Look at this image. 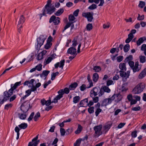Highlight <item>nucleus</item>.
Listing matches in <instances>:
<instances>
[{
    "label": "nucleus",
    "instance_id": "1",
    "mask_svg": "<svg viewBox=\"0 0 146 146\" xmlns=\"http://www.w3.org/2000/svg\"><path fill=\"white\" fill-rule=\"evenodd\" d=\"M56 9L54 6H45L42 11V13L39 15L40 19H41L42 15L46 16V14L51 15L55 11Z\"/></svg>",
    "mask_w": 146,
    "mask_h": 146
},
{
    "label": "nucleus",
    "instance_id": "2",
    "mask_svg": "<svg viewBox=\"0 0 146 146\" xmlns=\"http://www.w3.org/2000/svg\"><path fill=\"white\" fill-rule=\"evenodd\" d=\"M145 87L144 83H139L133 90L132 92L134 94H138L142 92Z\"/></svg>",
    "mask_w": 146,
    "mask_h": 146
},
{
    "label": "nucleus",
    "instance_id": "3",
    "mask_svg": "<svg viewBox=\"0 0 146 146\" xmlns=\"http://www.w3.org/2000/svg\"><path fill=\"white\" fill-rule=\"evenodd\" d=\"M102 125L101 124L96 126L94 127L93 129L95 131L94 137L95 138H98L102 135Z\"/></svg>",
    "mask_w": 146,
    "mask_h": 146
},
{
    "label": "nucleus",
    "instance_id": "4",
    "mask_svg": "<svg viewBox=\"0 0 146 146\" xmlns=\"http://www.w3.org/2000/svg\"><path fill=\"white\" fill-rule=\"evenodd\" d=\"M115 97H117V95L114 94L110 98L105 99L102 101L101 104V106H106L111 104Z\"/></svg>",
    "mask_w": 146,
    "mask_h": 146
},
{
    "label": "nucleus",
    "instance_id": "5",
    "mask_svg": "<svg viewBox=\"0 0 146 146\" xmlns=\"http://www.w3.org/2000/svg\"><path fill=\"white\" fill-rule=\"evenodd\" d=\"M120 76L122 78V80L124 82L127 81V79L129 78L130 75V71H128L126 72L120 70L119 71Z\"/></svg>",
    "mask_w": 146,
    "mask_h": 146
},
{
    "label": "nucleus",
    "instance_id": "6",
    "mask_svg": "<svg viewBox=\"0 0 146 146\" xmlns=\"http://www.w3.org/2000/svg\"><path fill=\"white\" fill-rule=\"evenodd\" d=\"M60 18L58 17H56L55 15H52L50 18L49 23H53L54 25H57L60 22Z\"/></svg>",
    "mask_w": 146,
    "mask_h": 146
},
{
    "label": "nucleus",
    "instance_id": "7",
    "mask_svg": "<svg viewBox=\"0 0 146 146\" xmlns=\"http://www.w3.org/2000/svg\"><path fill=\"white\" fill-rule=\"evenodd\" d=\"M25 19L23 15H21L19 18L17 25L19 33L21 31V29L22 27V25L25 22Z\"/></svg>",
    "mask_w": 146,
    "mask_h": 146
},
{
    "label": "nucleus",
    "instance_id": "8",
    "mask_svg": "<svg viewBox=\"0 0 146 146\" xmlns=\"http://www.w3.org/2000/svg\"><path fill=\"white\" fill-rule=\"evenodd\" d=\"M93 12L83 13L82 15L83 17L87 18L88 21L90 22H91L93 19Z\"/></svg>",
    "mask_w": 146,
    "mask_h": 146
},
{
    "label": "nucleus",
    "instance_id": "9",
    "mask_svg": "<svg viewBox=\"0 0 146 146\" xmlns=\"http://www.w3.org/2000/svg\"><path fill=\"white\" fill-rule=\"evenodd\" d=\"M46 39L43 35H41L37 38V46L40 47L43 44Z\"/></svg>",
    "mask_w": 146,
    "mask_h": 146
},
{
    "label": "nucleus",
    "instance_id": "10",
    "mask_svg": "<svg viewBox=\"0 0 146 146\" xmlns=\"http://www.w3.org/2000/svg\"><path fill=\"white\" fill-rule=\"evenodd\" d=\"M29 104H23L21 106V110L25 113L27 112L29 110Z\"/></svg>",
    "mask_w": 146,
    "mask_h": 146
},
{
    "label": "nucleus",
    "instance_id": "11",
    "mask_svg": "<svg viewBox=\"0 0 146 146\" xmlns=\"http://www.w3.org/2000/svg\"><path fill=\"white\" fill-rule=\"evenodd\" d=\"M3 95L4 96L1 102V104H3L5 101H7V100L9 99V98L11 96V94H9V92L6 91L4 92Z\"/></svg>",
    "mask_w": 146,
    "mask_h": 146
},
{
    "label": "nucleus",
    "instance_id": "12",
    "mask_svg": "<svg viewBox=\"0 0 146 146\" xmlns=\"http://www.w3.org/2000/svg\"><path fill=\"white\" fill-rule=\"evenodd\" d=\"M141 69V66L139 65L138 62H135V66L132 68L134 73L139 72Z\"/></svg>",
    "mask_w": 146,
    "mask_h": 146
},
{
    "label": "nucleus",
    "instance_id": "13",
    "mask_svg": "<svg viewBox=\"0 0 146 146\" xmlns=\"http://www.w3.org/2000/svg\"><path fill=\"white\" fill-rule=\"evenodd\" d=\"M56 55L55 54H52L50 56L48 57L44 62L45 65H46L50 63L51 61L56 58Z\"/></svg>",
    "mask_w": 146,
    "mask_h": 146
},
{
    "label": "nucleus",
    "instance_id": "14",
    "mask_svg": "<svg viewBox=\"0 0 146 146\" xmlns=\"http://www.w3.org/2000/svg\"><path fill=\"white\" fill-rule=\"evenodd\" d=\"M94 90L96 93L98 95L99 97H101L103 95V91L101 88L98 87H95L93 88Z\"/></svg>",
    "mask_w": 146,
    "mask_h": 146
},
{
    "label": "nucleus",
    "instance_id": "15",
    "mask_svg": "<svg viewBox=\"0 0 146 146\" xmlns=\"http://www.w3.org/2000/svg\"><path fill=\"white\" fill-rule=\"evenodd\" d=\"M65 61L64 60H61L60 62H58L54 65L55 68H57L59 67L60 68H61V69H62L63 66L64 65Z\"/></svg>",
    "mask_w": 146,
    "mask_h": 146
},
{
    "label": "nucleus",
    "instance_id": "16",
    "mask_svg": "<svg viewBox=\"0 0 146 146\" xmlns=\"http://www.w3.org/2000/svg\"><path fill=\"white\" fill-rule=\"evenodd\" d=\"M67 53L68 54H70L73 55L76 54V55L77 54L76 49L73 47H71L69 48L67 50Z\"/></svg>",
    "mask_w": 146,
    "mask_h": 146
},
{
    "label": "nucleus",
    "instance_id": "17",
    "mask_svg": "<svg viewBox=\"0 0 146 146\" xmlns=\"http://www.w3.org/2000/svg\"><path fill=\"white\" fill-rule=\"evenodd\" d=\"M88 100L87 98H85L82 100L80 103V105L81 106L86 107L88 105Z\"/></svg>",
    "mask_w": 146,
    "mask_h": 146
},
{
    "label": "nucleus",
    "instance_id": "18",
    "mask_svg": "<svg viewBox=\"0 0 146 146\" xmlns=\"http://www.w3.org/2000/svg\"><path fill=\"white\" fill-rule=\"evenodd\" d=\"M73 23H68L64 27V29L62 30V32H64L65 30L69 27L70 26H71L70 30L72 31L74 28V25Z\"/></svg>",
    "mask_w": 146,
    "mask_h": 146
},
{
    "label": "nucleus",
    "instance_id": "19",
    "mask_svg": "<svg viewBox=\"0 0 146 146\" xmlns=\"http://www.w3.org/2000/svg\"><path fill=\"white\" fill-rule=\"evenodd\" d=\"M146 75V68H145L139 74L138 78L141 79Z\"/></svg>",
    "mask_w": 146,
    "mask_h": 146
},
{
    "label": "nucleus",
    "instance_id": "20",
    "mask_svg": "<svg viewBox=\"0 0 146 146\" xmlns=\"http://www.w3.org/2000/svg\"><path fill=\"white\" fill-rule=\"evenodd\" d=\"M49 73V71L46 70H44L43 71L42 74L40 75V77L41 78L45 77L44 79H46L47 76Z\"/></svg>",
    "mask_w": 146,
    "mask_h": 146
},
{
    "label": "nucleus",
    "instance_id": "21",
    "mask_svg": "<svg viewBox=\"0 0 146 146\" xmlns=\"http://www.w3.org/2000/svg\"><path fill=\"white\" fill-rule=\"evenodd\" d=\"M111 126V124H107L105 125L104 127V132L106 133L110 129Z\"/></svg>",
    "mask_w": 146,
    "mask_h": 146
},
{
    "label": "nucleus",
    "instance_id": "22",
    "mask_svg": "<svg viewBox=\"0 0 146 146\" xmlns=\"http://www.w3.org/2000/svg\"><path fill=\"white\" fill-rule=\"evenodd\" d=\"M146 39L145 37L140 38L137 42V44L138 46L140 45Z\"/></svg>",
    "mask_w": 146,
    "mask_h": 146
},
{
    "label": "nucleus",
    "instance_id": "23",
    "mask_svg": "<svg viewBox=\"0 0 146 146\" xmlns=\"http://www.w3.org/2000/svg\"><path fill=\"white\" fill-rule=\"evenodd\" d=\"M119 68L122 71H126V68L125 63H121L119 64Z\"/></svg>",
    "mask_w": 146,
    "mask_h": 146
},
{
    "label": "nucleus",
    "instance_id": "24",
    "mask_svg": "<svg viewBox=\"0 0 146 146\" xmlns=\"http://www.w3.org/2000/svg\"><path fill=\"white\" fill-rule=\"evenodd\" d=\"M101 89L103 91V95L104 94V92H106L107 93H109L110 92L111 90L110 88L106 86H105L101 88Z\"/></svg>",
    "mask_w": 146,
    "mask_h": 146
},
{
    "label": "nucleus",
    "instance_id": "25",
    "mask_svg": "<svg viewBox=\"0 0 146 146\" xmlns=\"http://www.w3.org/2000/svg\"><path fill=\"white\" fill-rule=\"evenodd\" d=\"M68 19L69 20L68 23H74L75 22V18L73 15L71 14L69 16Z\"/></svg>",
    "mask_w": 146,
    "mask_h": 146
},
{
    "label": "nucleus",
    "instance_id": "26",
    "mask_svg": "<svg viewBox=\"0 0 146 146\" xmlns=\"http://www.w3.org/2000/svg\"><path fill=\"white\" fill-rule=\"evenodd\" d=\"M28 126L27 124L26 123H22L19 125L18 126L20 129H25Z\"/></svg>",
    "mask_w": 146,
    "mask_h": 146
},
{
    "label": "nucleus",
    "instance_id": "27",
    "mask_svg": "<svg viewBox=\"0 0 146 146\" xmlns=\"http://www.w3.org/2000/svg\"><path fill=\"white\" fill-rule=\"evenodd\" d=\"M64 10L63 8H61L59 9L55 13V15L57 16L60 15L64 12Z\"/></svg>",
    "mask_w": 146,
    "mask_h": 146
},
{
    "label": "nucleus",
    "instance_id": "28",
    "mask_svg": "<svg viewBox=\"0 0 146 146\" xmlns=\"http://www.w3.org/2000/svg\"><path fill=\"white\" fill-rule=\"evenodd\" d=\"M78 85V84L76 82H75L70 85L69 88V89L70 90H74L77 87Z\"/></svg>",
    "mask_w": 146,
    "mask_h": 146
},
{
    "label": "nucleus",
    "instance_id": "29",
    "mask_svg": "<svg viewBox=\"0 0 146 146\" xmlns=\"http://www.w3.org/2000/svg\"><path fill=\"white\" fill-rule=\"evenodd\" d=\"M18 116L21 119H25L27 117V115L26 113H19L18 114Z\"/></svg>",
    "mask_w": 146,
    "mask_h": 146
},
{
    "label": "nucleus",
    "instance_id": "30",
    "mask_svg": "<svg viewBox=\"0 0 146 146\" xmlns=\"http://www.w3.org/2000/svg\"><path fill=\"white\" fill-rule=\"evenodd\" d=\"M87 79L90 84V86L87 87V88H88L93 86V83L92 80L90 79V76L89 74H88V76Z\"/></svg>",
    "mask_w": 146,
    "mask_h": 146
},
{
    "label": "nucleus",
    "instance_id": "31",
    "mask_svg": "<svg viewBox=\"0 0 146 146\" xmlns=\"http://www.w3.org/2000/svg\"><path fill=\"white\" fill-rule=\"evenodd\" d=\"M40 141L39 140L36 141L33 143L32 142H30L29 143L28 146H37Z\"/></svg>",
    "mask_w": 146,
    "mask_h": 146
},
{
    "label": "nucleus",
    "instance_id": "32",
    "mask_svg": "<svg viewBox=\"0 0 146 146\" xmlns=\"http://www.w3.org/2000/svg\"><path fill=\"white\" fill-rule=\"evenodd\" d=\"M99 78V76L97 73L94 74L93 76V80L94 82H96Z\"/></svg>",
    "mask_w": 146,
    "mask_h": 146
},
{
    "label": "nucleus",
    "instance_id": "33",
    "mask_svg": "<svg viewBox=\"0 0 146 146\" xmlns=\"http://www.w3.org/2000/svg\"><path fill=\"white\" fill-rule=\"evenodd\" d=\"M82 126L80 124H78L77 129L75 132V133L76 134L79 133L82 131Z\"/></svg>",
    "mask_w": 146,
    "mask_h": 146
},
{
    "label": "nucleus",
    "instance_id": "34",
    "mask_svg": "<svg viewBox=\"0 0 146 146\" xmlns=\"http://www.w3.org/2000/svg\"><path fill=\"white\" fill-rule=\"evenodd\" d=\"M90 96L91 97H94L98 95L93 88L91 90L90 92Z\"/></svg>",
    "mask_w": 146,
    "mask_h": 146
},
{
    "label": "nucleus",
    "instance_id": "35",
    "mask_svg": "<svg viewBox=\"0 0 146 146\" xmlns=\"http://www.w3.org/2000/svg\"><path fill=\"white\" fill-rule=\"evenodd\" d=\"M140 62L141 63H143L146 61V58L144 56H140L139 57Z\"/></svg>",
    "mask_w": 146,
    "mask_h": 146
},
{
    "label": "nucleus",
    "instance_id": "36",
    "mask_svg": "<svg viewBox=\"0 0 146 146\" xmlns=\"http://www.w3.org/2000/svg\"><path fill=\"white\" fill-rule=\"evenodd\" d=\"M15 130L17 133V139H18L19 137V131L20 130V129L19 127L18 126H16L15 129Z\"/></svg>",
    "mask_w": 146,
    "mask_h": 146
},
{
    "label": "nucleus",
    "instance_id": "37",
    "mask_svg": "<svg viewBox=\"0 0 146 146\" xmlns=\"http://www.w3.org/2000/svg\"><path fill=\"white\" fill-rule=\"evenodd\" d=\"M130 48V46L129 44H127L125 45L123 47V50L125 52H127Z\"/></svg>",
    "mask_w": 146,
    "mask_h": 146
},
{
    "label": "nucleus",
    "instance_id": "38",
    "mask_svg": "<svg viewBox=\"0 0 146 146\" xmlns=\"http://www.w3.org/2000/svg\"><path fill=\"white\" fill-rule=\"evenodd\" d=\"M80 100V97L79 96H76L74 97L73 102L75 103H76L78 102Z\"/></svg>",
    "mask_w": 146,
    "mask_h": 146
},
{
    "label": "nucleus",
    "instance_id": "39",
    "mask_svg": "<svg viewBox=\"0 0 146 146\" xmlns=\"http://www.w3.org/2000/svg\"><path fill=\"white\" fill-rule=\"evenodd\" d=\"M133 58L132 56L130 55L127 57L125 59V62H129V61H131L133 60Z\"/></svg>",
    "mask_w": 146,
    "mask_h": 146
},
{
    "label": "nucleus",
    "instance_id": "40",
    "mask_svg": "<svg viewBox=\"0 0 146 146\" xmlns=\"http://www.w3.org/2000/svg\"><path fill=\"white\" fill-rule=\"evenodd\" d=\"M58 74L59 72H58L55 73L53 72L52 73L51 75V80H54L56 77V76L58 75Z\"/></svg>",
    "mask_w": 146,
    "mask_h": 146
},
{
    "label": "nucleus",
    "instance_id": "41",
    "mask_svg": "<svg viewBox=\"0 0 146 146\" xmlns=\"http://www.w3.org/2000/svg\"><path fill=\"white\" fill-rule=\"evenodd\" d=\"M21 81L15 83L13 86V85L12 86L13 88L15 90L17 88V86L21 85Z\"/></svg>",
    "mask_w": 146,
    "mask_h": 146
},
{
    "label": "nucleus",
    "instance_id": "42",
    "mask_svg": "<svg viewBox=\"0 0 146 146\" xmlns=\"http://www.w3.org/2000/svg\"><path fill=\"white\" fill-rule=\"evenodd\" d=\"M100 1V3L98 5L99 6H102L103 5L104 3V0H96V4H98L99 3V1Z\"/></svg>",
    "mask_w": 146,
    "mask_h": 146
},
{
    "label": "nucleus",
    "instance_id": "43",
    "mask_svg": "<svg viewBox=\"0 0 146 146\" xmlns=\"http://www.w3.org/2000/svg\"><path fill=\"white\" fill-rule=\"evenodd\" d=\"M43 58V54L42 52L39 53L37 57V59L38 60H40Z\"/></svg>",
    "mask_w": 146,
    "mask_h": 146
},
{
    "label": "nucleus",
    "instance_id": "44",
    "mask_svg": "<svg viewBox=\"0 0 146 146\" xmlns=\"http://www.w3.org/2000/svg\"><path fill=\"white\" fill-rule=\"evenodd\" d=\"M86 28L87 30L90 31L91 30L92 28V25L91 23H89L87 25Z\"/></svg>",
    "mask_w": 146,
    "mask_h": 146
},
{
    "label": "nucleus",
    "instance_id": "45",
    "mask_svg": "<svg viewBox=\"0 0 146 146\" xmlns=\"http://www.w3.org/2000/svg\"><path fill=\"white\" fill-rule=\"evenodd\" d=\"M81 139H79L77 140L74 144V146H79L81 142Z\"/></svg>",
    "mask_w": 146,
    "mask_h": 146
},
{
    "label": "nucleus",
    "instance_id": "46",
    "mask_svg": "<svg viewBox=\"0 0 146 146\" xmlns=\"http://www.w3.org/2000/svg\"><path fill=\"white\" fill-rule=\"evenodd\" d=\"M40 117V114L39 112H37L35 115L34 117V119L35 121H36L38 118Z\"/></svg>",
    "mask_w": 146,
    "mask_h": 146
},
{
    "label": "nucleus",
    "instance_id": "47",
    "mask_svg": "<svg viewBox=\"0 0 146 146\" xmlns=\"http://www.w3.org/2000/svg\"><path fill=\"white\" fill-rule=\"evenodd\" d=\"M97 7V6L94 3L88 7V9L91 10H93L96 9Z\"/></svg>",
    "mask_w": 146,
    "mask_h": 146
},
{
    "label": "nucleus",
    "instance_id": "48",
    "mask_svg": "<svg viewBox=\"0 0 146 146\" xmlns=\"http://www.w3.org/2000/svg\"><path fill=\"white\" fill-rule=\"evenodd\" d=\"M94 70L96 72H98L101 70V68L99 66H96L94 67Z\"/></svg>",
    "mask_w": 146,
    "mask_h": 146
},
{
    "label": "nucleus",
    "instance_id": "49",
    "mask_svg": "<svg viewBox=\"0 0 146 146\" xmlns=\"http://www.w3.org/2000/svg\"><path fill=\"white\" fill-rule=\"evenodd\" d=\"M51 45V43L50 42L47 41V43L45 45V48L46 49H48L50 47Z\"/></svg>",
    "mask_w": 146,
    "mask_h": 146
},
{
    "label": "nucleus",
    "instance_id": "50",
    "mask_svg": "<svg viewBox=\"0 0 146 146\" xmlns=\"http://www.w3.org/2000/svg\"><path fill=\"white\" fill-rule=\"evenodd\" d=\"M102 110L100 108H97L95 112V114L96 116H98L99 113L101 112Z\"/></svg>",
    "mask_w": 146,
    "mask_h": 146
},
{
    "label": "nucleus",
    "instance_id": "51",
    "mask_svg": "<svg viewBox=\"0 0 146 146\" xmlns=\"http://www.w3.org/2000/svg\"><path fill=\"white\" fill-rule=\"evenodd\" d=\"M12 106L13 105L11 104H7L5 106L4 109L5 110H7L11 108Z\"/></svg>",
    "mask_w": 146,
    "mask_h": 146
},
{
    "label": "nucleus",
    "instance_id": "52",
    "mask_svg": "<svg viewBox=\"0 0 146 146\" xmlns=\"http://www.w3.org/2000/svg\"><path fill=\"white\" fill-rule=\"evenodd\" d=\"M128 84L127 82H125L122 85V89L123 91H126L127 90V89L125 88V87L127 86Z\"/></svg>",
    "mask_w": 146,
    "mask_h": 146
},
{
    "label": "nucleus",
    "instance_id": "53",
    "mask_svg": "<svg viewBox=\"0 0 146 146\" xmlns=\"http://www.w3.org/2000/svg\"><path fill=\"white\" fill-rule=\"evenodd\" d=\"M94 107H91L89 108L88 109V112L90 113H94Z\"/></svg>",
    "mask_w": 146,
    "mask_h": 146
},
{
    "label": "nucleus",
    "instance_id": "54",
    "mask_svg": "<svg viewBox=\"0 0 146 146\" xmlns=\"http://www.w3.org/2000/svg\"><path fill=\"white\" fill-rule=\"evenodd\" d=\"M42 65L41 64H40L38 65H37L36 67L35 68H36V69L38 71H41L42 69Z\"/></svg>",
    "mask_w": 146,
    "mask_h": 146
},
{
    "label": "nucleus",
    "instance_id": "55",
    "mask_svg": "<svg viewBox=\"0 0 146 146\" xmlns=\"http://www.w3.org/2000/svg\"><path fill=\"white\" fill-rule=\"evenodd\" d=\"M60 134L61 136H64L65 133V129L63 128H61L60 129Z\"/></svg>",
    "mask_w": 146,
    "mask_h": 146
},
{
    "label": "nucleus",
    "instance_id": "56",
    "mask_svg": "<svg viewBox=\"0 0 146 146\" xmlns=\"http://www.w3.org/2000/svg\"><path fill=\"white\" fill-rule=\"evenodd\" d=\"M139 5V6L141 8H143L145 5V3L144 2L140 1Z\"/></svg>",
    "mask_w": 146,
    "mask_h": 146
},
{
    "label": "nucleus",
    "instance_id": "57",
    "mask_svg": "<svg viewBox=\"0 0 146 146\" xmlns=\"http://www.w3.org/2000/svg\"><path fill=\"white\" fill-rule=\"evenodd\" d=\"M34 114L35 113L34 112H32L31 113L28 119V121H30L32 119L34 115Z\"/></svg>",
    "mask_w": 146,
    "mask_h": 146
},
{
    "label": "nucleus",
    "instance_id": "58",
    "mask_svg": "<svg viewBox=\"0 0 146 146\" xmlns=\"http://www.w3.org/2000/svg\"><path fill=\"white\" fill-rule=\"evenodd\" d=\"M123 59V56H119L117 57V61L119 62L121 61Z\"/></svg>",
    "mask_w": 146,
    "mask_h": 146
},
{
    "label": "nucleus",
    "instance_id": "59",
    "mask_svg": "<svg viewBox=\"0 0 146 146\" xmlns=\"http://www.w3.org/2000/svg\"><path fill=\"white\" fill-rule=\"evenodd\" d=\"M144 19V15H140L139 14H138V17L137 18V20L139 21L143 20Z\"/></svg>",
    "mask_w": 146,
    "mask_h": 146
},
{
    "label": "nucleus",
    "instance_id": "60",
    "mask_svg": "<svg viewBox=\"0 0 146 146\" xmlns=\"http://www.w3.org/2000/svg\"><path fill=\"white\" fill-rule=\"evenodd\" d=\"M141 109V108L140 106H138L137 107H135L133 108L131 110H132L135 111H139Z\"/></svg>",
    "mask_w": 146,
    "mask_h": 146
},
{
    "label": "nucleus",
    "instance_id": "61",
    "mask_svg": "<svg viewBox=\"0 0 146 146\" xmlns=\"http://www.w3.org/2000/svg\"><path fill=\"white\" fill-rule=\"evenodd\" d=\"M110 26V23L109 22L107 23L106 24H104L103 25V28L104 29L108 28Z\"/></svg>",
    "mask_w": 146,
    "mask_h": 146
},
{
    "label": "nucleus",
    "instance_id": "62",
    "mask_svg": "<svg viewBox=\"0 0 146 146\" xmlns=\"http://www.w3.org/2000/svg\"><path fill=\"white\" fill-rule=\"evenodd\" d=\"M128 62L129 66L132 69L134 66V62L133 61H129Z\"/></svg>",
    "mask_w": 146,
    "mask_h": 146
},
{
    "label": "nucleus",
    "instance_id": "63",
    "mask_svg": "<svg viewBox=\"0 0 146 146\" xmlns=\"http://www.w3.org/2000/svg\"><path fill=\"white\" fill-rule=\"evenodd\" d=\"M137 131H134L132 132L131 133V136L135 138L137 136Z\"/></svg>",
    "mask_w": 146,
    "mask_h": 146
},
{
    "label": "nucleus",
    "instance_id": "64",
    "mask_svg": "<svg viewBox=\"0 0 146 146\" xmlns=\"http://www.w3.org/2000/svg\"><path fill=\"white\" fill-rule=\"evenodd\" d=\"M87 87H86L85 84H83L80 87V90L81 91H83L86 89V88H87Z\"/></svg>",
    "mask_w": 146,
    "mask_h": 146
}]
</instances>
